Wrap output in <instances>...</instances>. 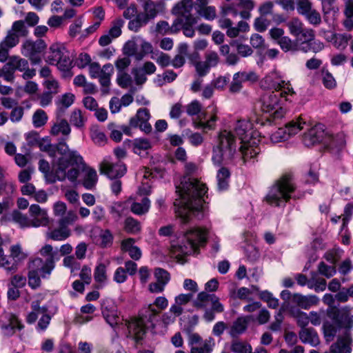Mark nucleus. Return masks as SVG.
<instances>
[{"instance_id":"obj_7","label":"nucleus","mask_w":353,"mask_h":353,"mask_svg":"<svg viewBox=\"0 0 353 353\" xmlns=\"http://www.w3.org/2000/svg\"><path fill=\"white\" fill-rule=\"evenodd\" d=\"M261 87L265 89L274 90L276 92H280V96L285 101H290V97L295 94L290 81L280 79L276 72L266 76L261 81Z\"/></svg>"},{"instance_id":"obj_16","label":"nucleus","mask_w":353,"mask_h":353,"mask_svg":"<svg viewBox=\"0 0 353 353\" xmlns=\"http://www.w3.org/2000/svg\"><path fill=\"white\" fill-rule=\"evenodd\" d=\"M28 212L31 218L32 227L38 228L49 225L50 219L46 209L41 208L38 204H32L29 207Z\"/></svg>"},{"instance_id":"obj_39","label":"nucleus","mask_w":353,"mask_h":353,"mask_svg":"<svg viewBox=\"0 0 353 353\" xmlns=\"http://www.w3.org/2000/svg\"><path fill=\"white\" fill-rule=\"evenodd\" d=\"M306 125L305 120L303 117H299L287 123L285 128L290 137L299 133Z\"/></svg>"},{"instance_id":"obj_50","label":"nucleus","mask_w":353,"mask_h":353,"mask_svg":"<svg viewBox=\"0 0 353 353\" xmlns=\"http://www.w3.org/2000/svg\"><path fill=\"white\" fill-rule=\"evenodd\" d=\"M94 281L99 284V286H103L107 281V269L105 265L99 263L94 269Z\"/></svg>"},{"instance_id":"obj_52","label":"nucleus","mask_w":353,"mask_h":353,"mask_svg":"<svg viewBox=\"0 0 353 353\" xmlns=\"http://www.w3.org/2000/svg\"><path fill=\"white\" fill-rule=\"evenodd\" d=\"M12 220L18 223L21 228L32 227L30 219L24 214L17 210H13L11 214Z\"/></svg>"},{"instance_id":"obj_55","label":"nucleus","mask_w":353,"mask_h":353,"mask_svg":"<svg viewBox=\"0 0 353 353\" xmlns=\"http://www.w3.org/2000/svg\"><path fill=\"white\" fill-rule=\"evenodd\" d=\"M102 313L106 322L110 324L112 327H114V326L118 324L119 318L116 309L104 307Z\"/></svg>"},{"instance_id":"obj_57","label":"nucleus","mask_w":353,"mask_h":353,"mask_svg":"<svg viewBox=\"0 0 353 353\" xmlns=\"http://www.w3.org/2000/svg\"><path fill=\"white\" fill-rule=\"evenodd\" d=\"M90 137L93 142L98 145H103L108 141L105 134L97 127L91 128Z\"/></svg>"},{"instance_id":"obj_24","label":"nucleus","mask_w":353,"mask_h":353,"mask_svg":"<svg viewBox=\"0 0 353 353\" xmlns=\"http://www.w3.org/2000/svg\"><path fill=\"white\" fill-rule=\"evenodd\" d=\"M69 52V50L66 48L64 43L59 42L54 43L49 48L46 62L50 65H53Z\"/></svg>"},{"instance_id":"obj_1","label":"nucleus","mask_w":353,"mask_h":353,"mask_svg":"<svg viewBox=\"0 0 353 353\" xmlns=\"http://www.w3.org/2000/svg\"><path fill=\"white\" fill-rule=\"evenodd\" d=\"M176 188L179 199L174 202L175 212L182 223H188L190 220L191 212L199 210L201 208L202 198L208 188L199 180L186 176L183 177Z\"/></svg>"},{"instance_id":"obj_10","label":"nucleus","mask_w":353,"mask_h":353,"mask_svg":"<svg viewBox=\"0 0 353 353\" xmlns=\"http://www.w3.org/2000/svg\"><path fill=\"white\" fill-rule=\"evenodd\" d=\"M88 68L92 79H98L102 87H109L114 73V67L111 63H106L101 68L98 62L93 61Z\"/></svg>"},{"instance_id":"obj_35","label":"nucleus","mask_w":353,"mask_h":353,"mask_svg":"<svg viewBox=\"0 0 353 353\" xmlns=\"http://www.w3.org/2000/svg\"><path fill=\"white\" fill-rule=\"evenodd\" d=\"M239 152L241 154L244 162L255 157L259 152L260 149L258 144H252V141L250 143H243L239 148Z\"/></svg>"},{"instance_id":"obj_56","label":"nucleus","mask_w":353,"mask_h":353,"mask_svg":"<svg viewBox=\"0 0 353 353\" xmlns=\"http://www.w3.org/2000/svg\"><path fill=\"white\" fill-rule=\"evenodd\" d=\"M230 172L228 169L221 168L217 173L218 186L220 190H225L228 186Z\"/></svg>"},{"instance_id":"obj_44","label":"nucleus","mask_w":353,"mask_h":353,"mask_svg":"<svg viewBox=\"0 0 353 353\" xmlns=\"http://www.w3.org/2000/svg\"><path fill=\"white\" fill-rule=\"evenodd\" d=\"M333 3L334 2L322 3L323 18L327 22L331 20L334 21L339 14V9Z\"/></svg>"},{"instance_id":"obj_36","label":"nucleus","mask_w":353,"mask_h":353,"mask_svg":"<svg viewBox=\"0 0 353 353\" xmlns=\"http://www.w3.org/2000/svg\"><path fill=\"white\" fill-rule=\"evenodd\" d=\"M46 47V45L43 41L36 43L31 41H26L23 42L21 47V53L25 57H28L36 52H41Z\"/></svg>"},{"instance_id":"obj_17","label":"nucleus","mask_w":353,"mask_h":353,"mask_svg":"<svg viewBox=\"0 0 353 353\" xmlns=\"http://www.w3.org/2000/svg\"><path fill=\"white\" fill-rule=\"evenodd\" d=\"M290 33L296 39L312 38L313 30L305 28L303 23L297 17H294L286 23Z\"/></svg>"},{"instance_id":"obj_60","label":"nucleus","mask_w":353,"mask_h":353,"mask_svg":"<svg viewBox=\"0 0 353 353\" xmlns=\"http://www.w3.org/2000/svg\"><path fill=\"white\" fill-rule=\"evenodd\" d=\"M317 270L321 275L327 279L332 277L336 273V269L334 265H328L323 261L319 263Z\"/></svg>"},{"instance_id":"obj_6","label":"nucleus","mask_w":353,"mask_h":353,"mask_svg":"<svg viewBox=\"0 0 353 353\" xmlns=\"http://www.w3.org/2000/svg\"><path fill=\"white\" fill-rule=\"evenodd\" d=\"M152 43L141 36H134L125 43L123 54L128 57H134L137 60H141L146 54L152 53Z\"/></svg>"},{"instance_id":"obj_54","label":"nucleus","mask_w":353,"mask_h":353,"mask_svg":"<svg viewBox=\"0 0 353 353\" xmlns=\"http://www.w3.org/2000/svg\"><path fill=\"white\" fill-rule=\"evenodd\" d=\"M48 120L47 113L42 109L37 110L32 115V123L35 128L44 126Z\"/></svg>"},{"instance_id":"obj_62","label":"nucleus","mask_w":353,"mask_h":353,"mask_svg":"<svg viewBox=\"0 0 353 353\" xmlns=\"http://www.w3.org/2000/svg\"><path fill=\"white\" fill-rule=\"evenodd\" d=\"M151 58L154 60L160 66L165 68L171 64L170 57L162 52H156L151 53Z\"/></svg>"},{"instance_id":"obj_19","label":"nucleus","mask_w":353,"mask_h":353,"mask_svg":"<svg viewBox=\"0 0 353 353\" xmlns=\"http://www.w3.org/2000/svg\"><path fill=\"white\" fill-rule=\"evenodd\" d=\"M71 127L69 122L64 118H62L59 114H57L55 121L52 123L50 134L53 137L61 135L68 137L71 133Z\"/></svg>"},{"instance_id":"obj_9","label":"nucleus","mask_w":353,"mask_h":353,"mask_svg":"<svg viewBox=\"0 0 353 353\" xmlns=\"http://www.w3.org/2000/svg\"><path fill=\"white\" fill-rule=\"evenodd\" d=\"M10 251V255H3V249L0 247V266L7 272L12 273L17 270L19 264L26 259V255L18 245L11 246Z\"/></svg>"},{"instance_id":"obj_59","label":"nucleus","mask_w":353,"mask_h":353,"mask_svg":"<svg viewBox=\"0 0 353 353\" xmlns=\"http://www.w3.org/2000/svg\"><path fill=\"white\" fill-rule=\"evenodd\" d=\"M10 30L19 38L20 37H26L28 34V30L26 26L25 22L22 20L14 21Z\"/></svg>"},{"instance_id":"obj_5","label":"nucleus","mask_w":353,"mask_h":353,"mask_svg":"<svg viewBox=\"0 0 353 353\" xmlns=\"http://www.w3.org/2000/svg\"><path fill=\"white\" fill-rule=\"evenodd\" d=\"M237 152L236 139L231 131L223 130L218 134V142L213 150L212 160L220 164L232 160Z\"/></svg>"},{"instance_id":"obj_53","label":"nucleus","mask_w":353,"mask_h":353,"mask_svg":"<svg viewBox=\"0 0 353 353\" xmlns=\"http://www.w3.org/2000/svg\"><path fill=\"white\" fill-rule=\"evenodd\" d=\"M202 110L203 105L198 100H193L185 106V111L190 117L198 116L199 118L200 114L205 116V113L203 112Z\"/></svg>"},{"instance_id":"obj_51","label":"nucleus","mask_w":353,"mask_h":353,"mask_svg":"<svg viewBox=\"0 0 353 353\" xmlns=\"http://www.w3.org/2000/svg\"><path fill=\"white\" fill-rule=\"evenodd\" d=\"M53 145L51 143V139L49 137L40 138L37 146L43 151L48 152L50 157H54L55 151L57 150L56 145Z\"/></svg>"},{"instance_id":"obj_15","label":"nucleus","mask_w":353,"mask_h":353,"mask_svg":"<svg viewBox=\"0 0 353 353\" xmlns=\"http://www.w3.org/2000/svg\"><path fill=\"white\" fill-rule=\"evenodd\" d=\"M150 114L148 109L140 108L136 114L130 119V125L134 128H139L142 131L148 134L152 131V125L149 123Z\"/></svg>"},{"instance_id":"obj_63","label":"nucleus","mask_w":353,"mask_h":353,"mask_svg":"<svg viewBox=\"0 0 353 353\" xmlns=\"http://www.w3.org/2000/svg\"><path fill=\"white\" fill-rule=\"evenodd\" d=\"M39 254L44 258L47 261H52L53 264L55 265L56 261V252L54 250L52 245L50 244L44 245L40 250Z\"/></svg>"},{"instance_id":"obj_38","label":"nucleus","mask_w":353,"mask_h":353,"mask_svg":"<svg viewBox=\"0 0 353 353\" xmlns=\"http://www.w3.org/2000/svg\"><path fill=\"white\" fill-rule=\"evenodd\" d=\"M315 34L313 30V36L312 38H305L303 41L301 42V44H306L307 48L303 47L301 48V50L306 52L309 50H312L314 53H317L321 51L324 48V44L323 42L319 40H315Z\"/></svg>"},{"instance_id":"obj_14","label":"nucleus","mask_w":353,"mask_h":353,"mask_svg":"<svg viewBox=\"0 0 353 353\" xmlns=\"http://www.w3.org/2000/svg\"><path fill=\"white\" fill-rule=\"evenodd\" d=\"M207 234L208 230L205 228H191L185 232L184 237L187 243L196 252L199 246L206 242Z\"/></svg>"},{"instance_id":"obj_43","label":"nucleus","mask_w":353,"mask_h":353,"mask_svg":"<svg viewBox=\"0 0 353 353\" xmlns=\"http://www.w3.org/2000/svg\"><path fill=\"white\" fill-rule=\"evenodd\" d=\"M255 325V319L253 316L248 315L239 317L234 323L232 328L234 331H245L249 326Z\"/></svg>"},{"instance_id":"obj_42","label":"nucleus","mask_w":353,"mask_h":353,"mask_svg":"<svg viewBox=\"0 0 353 353\" xmlns=\"http://www.w3.org/2000/svg\"><path fill=\"white\" fill-rule=\"evenodd\" d=\"M132 200V198H129L126 201H118L115 202L110 207V212L112 216L119 220L125 214L128 208V204Z\"/></svg>"},{"instance_id":"obj_41","label":"nucleus","mask_w":353,"mask_h":353,"mask_svg":"<svg viewBox=\"0 0 353 353\" xmlns=\"http://www.w3.org/2000/svg\"><path fill=\"white\" fill-rule=\"evenodd\" d=\"M97 181V174L94 168H88L85 170L82 184L86 189H92Z\"/></svg>"},{"instance_id":"obj_34","label":"nucleus","mask_w":353,"mask_h":353,"mask_svg":"<svg viewBox=\"0 0 353 353\" xmlns=\"http://www.w3.org/2000/svg\"><path fill=\"white\" fill-rule=\"evenodd\" d=\"M322 134L323 132L316 126L310 128L303 135V143L307 147L314 145L321 141Z\"/></svg>"},{"instance_id":"obj_47","label":"nucleus","mask_w":353,"mask_h":353,"mask_svg":"<svg viewBox=\"0 0 353 353\" xmlns=\"http://www.w3.org/2000/svg\"><path fill=\"white\" fill-rule=\"evenodd\" d=\"M238 7L241 10L239 14L244 19H248L251 17L250 12L255 7L254 0H239Z\"/></svg>"},{"instance_id":"obj_12","label":"nucleus","mask_w":353,"mask_h":353,"mask_svg":"<svg viewBox=\"0 0 353 353\" xmlns=\"http://www.w3.org/2000/svg\"><path fill=\"white\" fill-rule=\"evenodd\" d=\"M126 170L124 163L121 161L113 163L110 157L104 158L99 165L101 174H103L112 179L123 176Z\"/></svg>"},{"instance_id":"obj_22","label":"nucleus","mask_w":353,"mask_h":353,"mask_svg":"<svg viewBox=\"0 0 353 353\" xmlns=\"http://www.w3.org/2000/svg\"><path fill=\"white\" fill-rule=\"evenodd\" d=\"M195 251L187 243L172 244L170 247V254L171 257L175 259L181 264L186 262L185 257Z\"/></svg>"},{"instance_id":"obj_27","label":"nucleus","mask_w":353,"mask_h":353,"mask_svg":"<svg viewBox=\"0 0 353 353\" xmlns=\"http://www.w3.org/2000/svg\"><path fill=\"white\" fill-rule=\"evenodd\" d=\"M53 65H56L58 70L61 72L63 78L70 79L74 75L72 72V68L74 67L73 60L70 56V52L58 60L56 63Z\"/></svg>"},{"instance_id":"obj_48","label":"nucleus","mask_w":353,"mask_h":353,"mask_svg":"<svg viewBox=\"0 0 353 353\" xmlns=\"http://www.w3.org/2000/svg\"><path fill=\"white\" fill-rule=\"evenodd\" d=\"M8 65L12 70H19L23 72L25 69H27L28 66V62L26 59L20 58L17 56L11 57L7 63Z\"/></svg>"},{"instance_id":"obj_61","label":"nucleus","mask_w":353,"mask_h":353,"mask_svg":"<svg viewBox=\"0 0 353 353\" xmlns=\"http://www.w3.org/2000/svg\"><path fill=\"white\" fill-rule=\"evenodd\" d=\"M19 42V38L14 33L8 30L6 36L0 42V43L5 47L8 51L10 49L16 46Z\"/></svg>"},{"instance_id":"obj_37","label":"nucleus","mask_w":353,"mask_h":353,"mask_svg":"<svg viewBox=\"0 0 353 353\" xmlns=\"http://www.w3.org/2000/svg\"><path fill=\"white\" fill-rule=\"evenodd\" d=\"M70 123L74 127L82 129L84 128L87 121V117L84 112L80 110L75 108L70 114Z\"/></svg>"},{"instance_id":"obj_29","label":"nucleus","mask_w":353,"mask_h":353,"mask_svg":"<svg viewBox=\"0 0 353 353\" xmlns=\"http://www.w3.org/2000/svg\"><path fill=\"white\" fill-rule=\"evenodd\" d=\"M59 227L50 230L46 232V237L54 241H62L67 239L71 235V230L63 224H59Z\"/></svg>"},{"instance_id":"obj_20","label":"nucleus","mask_w":353,"mask_h":353,"mask_svg":"<svg viewBox=\"0 0 353 353\" xmlns=\"http://www.w3.org/2000/svg\"><path fill=\"white\" fill-rule=\"evenodd\" d=\"M219 109L214 107L210 113L208 119L203 120L202 117L193 121L192 124L196 129L214 130L216 128V121L219 120Z\"/></svg>"},{"instance_id":"obj_49","label":"nucleus","mask_w":353,"mask_h":353,"mask_svg":"<svg viewBox=\"0 0 353 353\" xmlns=\"http://www.w3.org/2000/svg\"><path fill=\"white\" fill-rule=\"evenodd\" d=\"M123 230L128 234H137L141 230V223L132 217H128L124 221Z\"/></svg>"},{"instance_id":"obj_26","label":"nucleus","mask_w":353,"mask_h":353,"mask_svg":"<svg viewBox=\"0 0 353 353\" xmlns=\"http://www.w3.org/2000/svg\"><path fill=\"white\" fill-rule=\"evenodd\" d=\"M121 250L127 252L134 261L139 260L142 256L141 250L135 245V240L133 238L123 239L121 242Z\"/></svg>"},{"instance_id":"obj_25","label":"nucleus","mask_w":353,"mask_h":353,"mask_svg":"<svg viewBox=\"0 0 353 353\" xmlns=\"http://www.w3.org/2000/svg\"><path fill=\"white\" fill-rule=\"evenodd\" d=\"M210 0H196L195 2L196 10L198 14L207 20H214L216 17V8L208 6Z\"/></svg>"},{"instance_id":"obj_30","label":"nucleus","mask_w":353,"mask_h":353,"mask_svg":"<svg viewBox=\"0 0 353 353\" xmlns=\"http://www.w3.org/2000/svg\"><path fill=\"white\" fill-rule=\"evenodd\" d=\"M325 39L332 43L336 48L343 50L347 47L348 42L352 39V36L349 34L330 32V34L325 36Z\"/></svg>"},{"instance_id":"obj_13","label":"nucleus","mask_w":353,"mask_h":353,"mask_svg":"<svg viewBox=\"0 0 353 353\" xmlns=\"http://www.w3.org/2000/svg\"><path fill=\"white\" fill-rule=\"evenodd\" d=\"M193 3L192 0H182L177 3L172 9V13L177 17L175 21L181 22L189 21L196 23L197 19L192 14Z\"/></svg>"},{"instance_id":"obj_11","label":"nucleus","mask_w":353,"mask_h":353,"mask_svg":"<svg viewBox=\"0 0 353 353\" xmlns=\"http://www.w3.org/2000/svg\"><path fill=\"white\" fill-rule=\"evenodd\" d=\"M234 130L241 143H250L252 141V144H259L260 141L259 132L253 129V125L250 121H239Z\"/></svg>"},{"instance_id":"obj_23","label":"nucleus","mask_w":353,"mask_h":353,"mask_svg":"<svg viewBox=\"0 0 353 353\" xmlns=\"http://www.w3.org/2000/svg\"><path fill=\"white\" fill-rule=\"evenodd\" d=\"M125 325L130 330L147 331L154 329L152 319L146 317H132L125 321Z\"/></svg>"},{"instance_id":"obj_40","label":"nucleus","mask_w":353,"mask_h":353,"mask_svg":"<svg viewBox=\"0 0 353 353\" xmlns=\"http://www.w3.org/2000/svg\"><path fill=\"white\" fill-rule=\"evenodd\" d=\"M181 28L178 21H174L172 26L165 21H161L157 24V31L161 34H175L179 32Z\"/></svg>"},{"instance_id":"obj_46","label":"nucleus","mask_w":353,"mask_h":353,"mask_svg":"<svg viewBox=\"0 0 353 353\" xmlns=\"http://www.w3.org/2000/svg\"><path fill=\"white\" fill-rule=\"evenodd\" d=\"M194 58L199 59V54L195 52L193 54L192 57L190 58L191 63L195 68L197 75L199 77L205 76L208 73L210 68L205 61H194Z\"/></svg>"},{"instance_id":"obj_33","label":"nucleus","mask_w":353,"mask_h":353,"mask_svg":"<svg viewBox=\"0 0 353 353\" xmlns=\"http://www.w3.org/2000/svg\"><path fill=\"white\" fill-rule=\"evenodd\" d=\"M293 301L299 307L305 310L316 305L319 303V299L316 295L303 296L301 294H294Z\"/></svg>"},{"instance_id":"obj_64","label":"nucleus","mask_w":353,"mask_h":353,"mask_svg":"<svg viewBox=\"0 0 353 353\" xmlns=\"http://www.w3.org/2000/svg\"><path fill=\"white\" fill-rule=\"evenodd\" d=\"M231 350L235 353H248L251 352L252 347L245 341L234 340L232 343Z\"/></svg>"},{"instance_id":"obj_32","label":"nucleus","mask_w":353,"mask_h":353,"mask_svg":"<svg viewBox=\"0 0 353 353\" xmlns=\"http://www.w3.org/2000/svg\"><path fill=\"white\" fill-rule=\"evenodd\" d=\"M301 39H292L288 36H285L277 44L285 52H296L301 50Z\"/></svg>"},{"instance_id":"obj_18","label":"nucleus","mask_w":353,"mask_h":353,"mask_svg":"<svg viewBox=\"0 0 353 353\" xmlns=\"http://www.w3.org/2000/svg\"><path fill=\"white\" fill-rule=\"evenodd\" d=\"M352 340L348 332H342L337 336V341L330 346L331 353H351Z\"/></svg>"},{"instance_id":"obj_3","label":"nucleus","mask_w":353,"mask_h":353,"mask_svg":"<svg viewBox=\"0 0 353 353\" xmlns=\"http://www.w3.org/2000/svg\"><path fill=\"white\" fill-rule=\"evenodd\" d=\"M142 10L138 12L137 6L131 3L123 12L126 19H130L128 28L130 31L138 32L140 29L147 25L150 20L154 19L157 14V3L152 0H140Z\"/></svg>"},{"instance_id":"obj_8","label":"nucleus","mask_w":353,"mask_h":353,"mask_svg":"<svg viewBox=\"0 0 353 353\" xmlns=\"http://www.w3.org/2000/svg\"><path fill=\"white\" fill-rule=\"evenodd\" d=\"M280 92L266 91L261 97V110L270 113L274 119H281L285 114V110L280 106Z\"/></svg>"},{"instance_id":"obj_4","label":"nucleus","mask_w":353,"mask_h":353,"mask_svg":"<svg viewBox=\"0 0 353 353\" xmlns=\"http://www.w3.org/2000/svg\"><path fill=\"white\" fill-rule=\"evenodd\" d=\"M295 190L293 176L290 173H285L270 187L264 200L270 205L279 206L281 202H288L290 199L291 194Z\"/></svg>"},{"instance_id":"obj_45","label":"nucleus","mask_w":353,"mask_h":353,"mask_svg":"<svg viewBox=\"0 0 353 353\" xmlns=\"http://www.w3.org/2000/svg\"><path fill=\"white\" fill-rule=\"evenodd\" d=\"M346 145L345 135L339 133L333 137L329 143V148L333 152H339L345 148Z\"/></svg>"},{"instance_id":"obj_28","label":"nucleus","mask_w":353,"mask_h":353,"mask_svg":"<svg viewBox=\"0 0 353 353\" xmlns=\"http://www.w3.org/2000/svg\"><path fill=\"white\" fill-rule=\"evenodd\" d=\"M53 65H56L58 70L61 72L63 78L70 79L74 75L72 72V68L74 67L73 60L70 56V52L58 60L56 63Z\"/></svg>"},{"instance_id":"obj_58","label":"nucleus","mask_w":353,"mask_h":353,"mask_svg":"<svg viewBox=\"0 0 353 353\" xmlns=\"http://www.w3.org/2000/svg\"><path fill=\"white\" fill-rule=\"evenodd\" d=\"M299 337L303 343L316 346L320 343V339L316 332H299Z\"/></svg>"},{"instance_id":"obj_21","label":"nucleus","mask_w":353,"mask_h":353,"mask_svg":"<svg viewBox=\"0 0 353 353\" xmlns=\"http://www.w3.org/2000/svg\"><path fill=\"white\" fill-rule=\"evenodd\" d=\"M55 265L52 261H47L41 258L37 257L32 259L28 265V268H31L40 274L42 278H46L54 270Z\"/></svg>"},{"instance_id":"obj_31","label":"nucleus","mask_w":353,"mask_h":353,"mask_svg":"<svg viewBox=\"0 0 353 353\" xmlns=\"http://www.w3.org/2000/svg\"><path fill=\"white\" fill-rule=\"evenodd\" d=\"M128 204H130V210L132 213L137 215H142L149 211L150 207V201L149 199L144 196L141 199L137 198L132 200Z\"/></svg>"},{"instance_id":"obj_2","label":"nucleus","mask_w":353,"mask_h":353,"mask_svg":"<svg viewBox=\"0 0 353 353\" xmlns=\"http://www.w3.org/2000/svg\"><path fill=\"white\" fill-rule=\"evenodd\" d=\"M61 155L52 163V170L59 181L68 179L75 183L80 174V168L84 165L83 157L77 150H71L65 139H61L56 145Z\"/></svg>"}]
</instances>
